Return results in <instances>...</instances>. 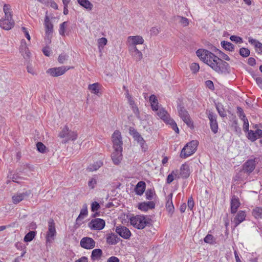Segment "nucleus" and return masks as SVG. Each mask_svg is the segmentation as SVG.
<instances>
[{
    "label": "nucleus",
    "mask_w": 262,
    "mask_h": 262,
    "mask_svg": "<svg viewBox=\"0 0 262 262\" xmlns=\"http://www.w3.org/2000/svg\"><path fill=\"white\" fill-rule=\"evenodd\" d=\"M116 233L124 239H129L132 235L130 230L125 226L119 225L116 227Z\"/></svg>",
    "instance_id": "nucleus-11"
},
{
    "label": "nucleus",
    "mask_w": 262,
    "mask_h": 262,
    "mask_svg": "<svg viewBox=\"0 0 262 262\" xmlns=\"http://www.w3.org/2000/svg\"><path fill=\"white\" fill-rule=\"evenodd\" d=\"M146 188V183L144 181H139L135 186V191L137 195H141L143 194Z\"/></svg>",
    "instance_id": "nucleus-22"
},
{
    "label": "nucleus",
    "mask_w": 262,
    "mask_h": 262,
    "mask_svg": "<svg viewBox=\"0 0 262 262\" xmlns=\"http://www.w3.org/2000/svg\"><path fill=\"white\" fill-rule=\"evenodd\" d=\"M252 215L256 219H262V207H256L252 211Z\"/></svg>",
    "instance_id": "nucleus-34"
},
{
    "label": "nucleus",
    "mask_w": 262,
    "mask_h": 262,
    "mask_svg": "<svg viewBox=\"0 0 262 262\" xmlns=\"http://www.w3.org/2000/svg\"><path fill=\"white\" fill-rule=\"evenodd\" d=\"M164 122L166 123L167 124H169L176 133H179V129L177 126L176 122L173 119L170 118V115L164 121Z\"/></svg>",
    "instance_id": "nucleus-29"
},
{
    "label": "nucleus",
    "mask_w": 262,
    "mask_h": 262,
    "mask_svg": "<svg viewBox=\"0 0 262 262\" xmlns=\"http://www.w3.org/2000/svg\"><path fill=\"white\" fill-rule=\"evenodd\" d=\"M129 51L136 61H139L142 58V53L137 49L136 46H130Z\"/></svg>",
    "instance_id": "nucleus-20"
},
{
    "label": "nucleus",
    "mask_w": 262,
    "mask_h": 262,
    "mask_svg": "<svg viewBox=\"0 0 262 262\" xmlns=\"http://www.w3.org/2000/svg\"><path fill=\"white\" fill-rule=\"evenodd\" d=\"M156 195L154 188L147 189L145 192L146 199L148 200H151L154 195Z\"/></svg>",
    "instance_id": "nucleus-43"
},
{
    "label": "nucleus",
    "mask_w": 262,
    "mask_h": 262,
    "mask_svg": "<svg viewBox=\"0 0 262 262\" xmlns=\"http://www.w3.org/2000/svg\"><path fill=\"white\" fill-rule=\"evenodd\" d=\"M103 255L102 250L101 249H94L91 253V258L93 261L99 260Z\"/></svg>",
    "instance_id": "nucleus-28"
},
{
    "label": "nucleus",
    "mask_w": 262,
    "mask_h": 262,
    "mask_svg": "<svg viewBox=\"0 0 262 262\" xmlns=\"http://www.w3.org/2000/svg\"><path fill=\"white\" fill-rule=\"evenodd\" d=\"M221 46L226 51L233 52L235 49V46L230 42L223 40L221 42Z\"/></svg>",
    "instance_id": "nucleus-32"
},
{
    "label": "nucleus",
    "mask_w": 262,
    "mask_h": 262,
    "mask_svg": "<svg viewBox=\"0 0 262 262\" xmlns=\"http://www.w3.org/2000/svg\"><path fill=\"white\" fill-rule=\"evenodd\" d=\"M206 86L211 90H214V86L213 82L211 80H208L205 82Z\"/></svg>",
    "instance_id": "nucleus-61"
},
{
    "label": "nucleus",
    "mask_w": 262,
    "mask_h": 262,
    "mask_svg": "<svg viewBox=\"0 0 262 262\" xmlns=\"http://www.w3.org/2000/svg\"><path fill=\"white\" fill-rule=\"evenodd\" d=\"M14 21L12 17H6L0 20V27L3 29L9 30L13 27L14 25Z\"/></svg>",
    "instance_id": "nucleus-15"
},
{
    "label": "nucleus",
    "mask_w": 262,
    "mask_h": 262,
    "mask_svg": "<svg viewBox=\"0 0 262 262\" xmlns=\"http://www.w3.org/2000/svg\"><path fill=\"white\" fill-rule=\"evenodd\" d=\"M69 128L67 125H65L62 130L59 134V137L61 138H66L69 133Z\"/></svg>",
    "instance_id": "nucleus-50"
},
{
    "label": "nucleus",
    "mask_w": 262,
    "mask_h": 262,
    "mask_svg": "<svg viewBox=\"0 0 262 262\" xmlns=\"http://www.w3.org/2000/svg\"><path fill=\"white\" fill-rule=\"evenodd\" d=\"M230 39L233 42H235L236 43H243V38L239 36H236V35H231L230 37Z\"/></svg>",
    "instance_id": "nucleus-53"
},
{
    "label": "nucleus",
    "mask_w": 262,
    "mask_h": 262,
    "mask_svg": "<svg viewBox=\"0 0 262 262\" xmlns=\"http://www.w3.org/2000/svg\"><path fill=\"white\" fill-rule=\"evenodd\" d=\"M122 150L114 149V151L112 154L111 157L114 164L118 165L121 162L122 159Z\"/></svg>",
    "instance_id": "nucleus-18"
},
{
    "label": "nucleus",
    "mask_w": 262,
    "mask_h": 262,
    "mask_svg": "<svg viewBox=\"0 0 262 262\" xmlns=\"http://www.w3.org/2000/svg\"><path fill=\"white\" fill-rule=\"evenodd\" d=\"M37 150L40 153H45L46 150V146L40 142L36 144Z\"/></svg>",
    "instance_id": "nucleus-51"
},
{
    "label": "nucleus",
    "mask_w": 262,
    "mask_h": 262,
    "mask_svg": "<svg viewBox=\"0 0 262 262\" xmlns=\"http://www.w3.org/2000/svg\"><path fill=\"white\" fill-rule=\"evenodd\" d=\"M177 18L179 19V22L184 26L186 27L189 25V21L188 18L183 16L178 15Z\"/></svg>",
    "instance_id": "nucleus-48"
},
{
    "label": "nucleus",
    "mask_w": 262,
    "mask_h": 262,
    "mask_svg": "<svg viewBox=\"0 0 262 262\" xmlns=\"http://www.w3.org/2000/svg\"><path fill=\"white\" fill-rule=\"evenodd\" d=\"M3 10L6 17H12V12L11 11L10 6L8 4H5L3 7Z\"/></svg>",
    "instance_id": "nucleus-44"
},
{
    "label": "nucleus",
    "mask_w": 262,
    "mask_h": 262,
    "mask_svg": "<svg viewBox=\"0 0 262 262\" xmlns=\"http://www.w3.org/2000/svg\"><path fill=\"white\" fill-rule=\"evenodd\" d=\"M215 107L216 110L220 115V116L222 117H225L226 116V114L225 112L224 108L223 107V105L221 103L217 102L215 103Z\"/></svg>",
    "instance_id": "nucleus-37"
},
{
    "label": "nucleus",
    "mask_w": 262,
    "mask_h": 262,
    "mask_svg": "<svg viewBox=\"0 0 262 262\" xmlns=\"http://www.w3.org/2000/svg\"><path fill=\"white\" fill-rule=\"evenodd\" d=\"M31 192V190H27L23 192H18L15 195H13L12 198L13 203L18 204L23 200L29 198Z\"/></svg>",
    "instance_id": "nucleus-14"
},
{
    "label": "nucleus",
    "mask_w": 262,
    "mask_h": 262,
    "mask_svg": "<svg viewBox=\"0 0 262 262\" xmlns=\"http://www.w3.org/2000/svg\"><path fill=\"white\" fill-rule=\"evenodd\" d=\"M45 26L46 34H52L53 32V25L51 22L50 21V18L48 15H46L45 18Z\"/></svg>",
    "instance_id": "nucleus-26"
},
{
    "label": "nucleus",
    "mask_w": 262,
    "mask_h": 262,
    "mask_svg": "<svg viewBox=\"0 0 262 262\" xmlns=\"http://www.w3.org/2000/svg\"><path fill=\"white\" fill-rule=\"evenodd\" d=\"M129 134L132 136L134 140L140 146L141 150L145 152L148 149V146L145 140L141 136L140 134L134 127L130 126L128 128Z\"/></svg>",
    "instance_id": "nucleus-3"
},
{
    "label": "nucleus",
    "mask_w": 262,
    "mask_h": 262,
    "mask_svg": "<svg viewBox=\"0 0 262 262\" xmlns=\"http://www.w3.org/2000/svg\"><path fill=\"white\" fill-rule=\"evenodd\" d=\"M68 136L66 137V140L64 143L68 142L69 140L75 141L77 139L78 135L76 132L72 131L71 130H69Z\"/></svg>",
    "instance_id": "nucleus-36"
},
{
    "label": "nucleus",
    "mask_w": 262,
    "mask_h": 262,
    "mask_svg": "<svg viewBox=\"0 0 262 262\" xmlns=\"http://www.w3.org/2000/svg\"><path fill=\"white\" fill-rule=\"evenodd\" d=\"M130 223L138 229H143L146 226H150L151 219L144 215H137L129 218Z\"/></svg>",
    "instance_id": "nucleus-2"
},
{
    "label": "nucleus",
    "mask_w": 262,
    "mask_h": 262,
    "mask_svg": "<svg viewBox=\"0 0 262 262\" xmlns=\"http://www.w3.org/2000/svg\"><path fill=\"white\" fill-rule=\"evenodd\" d=\"M100 84L98 83H94L93 84H89L88 86V89L91 91L92 93H93L97 96H100L101 93L100 92Z\"/></svg>",
    "instance_id": "nucleus-27"
},
{
    "label": "nucleus",
    "mask_w": 262,
    "mask_h": 262,
    "mask_svg": "<svg viewBox=\"0 0 262 262\" xmlns=\"http://www.w3.org/2000/svg\"><path fill=\"white\" fill-rule=\"evenodd\" d=\"M182 120L185 122L186 125L191 129L194 128L193 122L192 121L190 116L187 117L186 118L182 119Z\"/></svg>",
    "instance_id": "nucleus-49"
},
{
    "label": "nucleus",
    "mask_w": 262,
    "mask_h": 262,
    "mask_svg": "<svg viewBox=\"0 0 262 262\" xmlns=\"http://www.w3.org/2000/svg\"><path fill=\"white\" fill-rule=\"evenodd\" d=\"M100 208V205L97 202L94 201L91 204V211L95 212L98 210Z\"/></svg>",
    "instance_id": "nucleus-55"
},
{
    "label": "nucleus",
    "mask_w": 262,
    "mask_h": 262,
    "mask_svg": "<svg viewBox=\"0 0 262 262\" xmlns=\"http://www.w3.org/2000/svg\"><path fill=\"white\" fill-rule=\"evenodd\" d=\"M103 165V162L101 161H98L94 163L92 165H90L88 167L90 171H95L98 169Z\"/></svg>",
    "instance_id": "nucleus-42"
},
{
    "label": "nucleus",
    "mask_w": 262,
    "mask_h": 262,
    "mask_svg": "<svg viewBox=\"0 0 262 262\" xmlns=\"http://www.w3.org/2000/svg\"><path fill=\"white\" fill-rule=\"evenodd\" d=\"M70 67L62 66L60 67L50 68L47 71V73L53 77H57L64 74Z\"/></svg>",
    "instance_id": "nucleus-9"
},
{
    "label": "nucleus",
    "mask_w": 262,
    "mask_h": 262,
    "mask_svg": "<svg viewBox=\"0 0 262 262\" xmlns=\"http://www.w3.org/2000/svg\"><path fill=\"white\" fill-rule=\"evenodd\" d=\"M174 175L177 176L176 173L172 171L171 173L169 174L166 179V183L170 184L174 180Z\"/></svg>",
    "instance_id": "nucleus-58"
},
{
    "label": "nucleus",
    "mask_w": 262,
    "mask_h": 262,
    "mask_svg": "<svg viewBox=\"0 0 262 262\" xmlns=\"http://www.w3.org/2000/svg\"><path fill=\"white\" fill-rule=\"evenodd\" d=\"M119 259L116 256H111L108 258L106 262H119Z\"/></svg>",
    "instance_id": "nucleus-64"
},
{
    "label": "nucleus",
    "mask_w": 262,
    "mask_h": 262,
    "mask_svg": "<svg viewBox=\"0 0 262 262\" xmlns=\"http://www.w3.org/2000/svg\"><path fill=\"white\" fill-rule=\"evenodd\" d=\"M197 56L218 74H229L230 67L228 63L218 57L214 54L204 49L196 51Z\"/></svg>",
    "instance_id": "nucleus-1"
},
{
    "label": "nucleus",
    "mask_w": 262,
    "mask_h": 262,
    "mask_svg": "<svg viewBox=\"0 0 262 262\" xmlns=\"http://www.w3.org/2000/svg\"><path fill=\"white\" fill-rule=\"evenodd\" d=\"M48 230L47 232L46 240V243H51L54 241V237L56 235L55 223L53 219L50 218L48 221Z\"/></svg>",
    "instance_id": "nucleus-5"
},
{
    "label": "nucleus",
    "mask_w": 262,
    "mask_h": 262,
    "mask_svg": "<svg viewBox=\"0 0 262 262\" xmlns=\"http://www.w3.org/2000/svg\"><path fill=\"white\" fill-rule=\"evenodd\" d=\"M187 206L189 209L192 210L194 206V202L192 196L189 198L187 202Z\"/></svg>",
    "instance_id": "nucleus-59"
},
{
    "label": "nucleus",
    "mask_w": 262,
    "mask_h": 262,
    "mask_svg": "<svg viewBox=\"0 0 262 262\" xmlns=\"http://www.w3.org/2000/svg\"><path fill=\"white\" fill-rule=\"evenodd\" d=\"M157 115L164 121L169 116L167 112L165 111L163 108L159 109V110L157 112Z\"/></svg>",
    "instance_id": "nucleus-39"
},
{
    "label": "nucleus",
    "mask_w": 262,
    "mask_h": 262,
    "mask_svg": "<svg viewBox=\"0 0 262 262\" xmlns=\"http://www.w3.org/2000/svg\"><path fill=\"white\" fill-rule=\"evenodd\" d=\"M68 55L64 53L60 54L58 57V61L60 63H63L64 62L68 60Z\"/></svg>",
    "instance_id": "nucleus-54"
},
{
    "label": "nucleus",
    "mask_w": 262,
    "mask_h": 262,
    "mask_svg": "<svg viewBox=\"0 0 262 262\" xmlns=\"http://www.w3.org/2000/svg\"><path fill=\"white\" fill-rule=\"evenodd\" d=\"M239 55L243 57H247L250 55V51L248 48L242 47L239 50Z\"/></svg>",
    "instance_id": "nucleus-45"
},
{
    "label": "nucleus",
    "mask_w": 262,
    "mask_h": 262,
    "mask_svg": "<svg viewBox=\"0 0 262 262\" xmlns=\"http://www.w3.org/2000/svg\"><path fill=\"white\" fill-rule=\"evenodd\" d=\"M173 194L170 193L167 197V201L166 203V210L169 213L172 215L174 212V206L173 205L172 199Z\"/></svg>",
    "instance_id": "nucleus-21"
},
{
    "label": "nucleus",
    "mask_w": 262,
    "mask_h": 262,
    "mask_svg": "<svg viewBox=\"0 0 262 262\" xmlns=\"http://www.w3.org/2000/svg\"><path fill=\"white\" fill-rule=\"evenodd\" d=\"M252 77L256 81V82L258 86L262 89V78L258 77L255 74H253Z\"/></svg>",
    "instance_id": "nucleus-56"
},
{
    "label": "nucleus",
    "mask_w": 262,
    "mask_h": 262,
    "mask_svg": "<svg viewBox=\"0 0 262 262\" xmlns=\"http://www.w3.org/2000/svg\"><path fill=\"white\" fill-rule=\"evenodd\" d=\"M237 114L238 116L239 117V118L242 120H244L246 119H247L245 113H244V111L243 108L240 106L237 107Z\"/></svg>",
    "instance_id": "nucleus-47"
},
{
    "label": "nucleus",
    "mask_w": 262,
    "mask_h": 262,
    "mask_svg": "<svg viewBox=\"0 0 262 262\" xmlns=\"http://www.w3.org/2000/svg\"><path fill=\"white\" fill-rule=\"evenodd\" d=\"M246 216V214L245 211L240 210L238 211L233 220L235 227H237L242 222H243L245 220Z\"/></svg>",
    "instance_id": "nucleus-19"
},
{
    "label": "nucleus",
    "mask_w": 262,
    "mask_h": 262,
    "mask_svg": "<svg viewBox=\"0 0 262 262\" xmlns=\"http://www.w3.org/2000/svg\"><path fill=\"white\" fill-rule=\"evenodd\" d=\"M256 163L255 159L248 160L242 166V170L244 173H251L255 169Z\"/></svg>",
    "instance_id": "nucleus-13"
},
{
    "label": "nucleus",
    "mask_w": 262,
    "mask_h": 262,
    "mask_svg": "<svg viewBox=\"0 0 262 262\" xmlns=\"http://www.w3.org/2000/svg\"><path fill=\"white\" fill-rule=\"evenodd\" d=\"M114 149L122 150L123 141L121 133L118 130H116L112 136Z\"/></svg>",
    "instance_id": "nucleus-6"
},
{
    "label": "nucleus",
    "mask_w": 262,
    "mask_h": 262,
    "mask_svg": "<svg viewBox=\"0 0 262 262\" xmlns=\"http://www.w3.org/2000/svg\"><path fill=\"white\" fill-rule=\"evenodd\" d=\"M96 242L91 237H83L80 242V246L85 249L90 250L95 247Z\"/></svg>",
    "instance_id": "nucleus-10"
},
{
    "label": "nucleus",
    "mask_w": 262,
    "mask_h": 262,
    "mask_svg": "<svg viewBox=\"0 0 262 262\" xmlns=\"http://www.w3.org/2000/svg\"><path fill=\"white\" fill-rule=\"evenodd\" d=\"M77 2L81 7L89 11L93 9V5L88 0H77Z\"/></svg>",
    "instance_id": "nucleus-31"
},
{
    "label": "nucleus",
    "mask_w": 262,
    "mask_h": 262,
    "mask_svg": "<svg viewBox=\"0 0 262 262\" xmlns=\"http://www.w3.org/2000/svg\"><path fill=\"white\" fill-rule=\"evenodd\" d=\"M128 38L132 40V45L136 46L138 44H142L144 42V39L142 37L140 36H129Z\"/></svg>",
    "instance_id": "nucleus-33"
},
{
    "label": "nucleus",
    "mask_w": 262,
    "mask_h": 262,
    "mask_svg": "<svg viewBox=\"0 0 262 262\" xmlns=\"http://www.w3.org/2000/svg\"><path fill=\"white\" fill-rule=\"evenodd\" d=\"M177 110L178 112L179 116L181 119H185V118L189 117L190 116L188 111L184 107V105L183 104H178Z\"/></svg>",
    "instance_id": "nucleus-23"
},
{
    "label": "nucleus",
    "mask_w": 262,
    "mask_h": 262,
    "mask_svg": "<svg viewBox=\"0 0 262 262\" xmlns=\"http://www.w3.org/2000/svg\"><path fill=\"white\" fill-rule=\"evenodd\" d=\"M216 239L214 238V237L212 235L210 234H208L204 238V242L206 243L210 244V245H213L216 243Z\"/></svg>",
    "instance_id": "nucleus-40"
},
{
    "label": "nucleus",
    "mask_w": 262,
    "mask_h": 262,
    "mask_svg": "<svg viewBox=\"0 0 262 262\" xmlns=\"http://www.w3.org/2000/svg\"><path fill=\"white\" fill-rule=\"evenodd\" d=\"M233 121L231 125V127L233 128L234 131L237 135H240L242 133L241 128L238 126L237 120L236 119V116H234Z\"/></svg>",
    "instance_id": "nucleus-35"
},
{
    "label": "nucleus",
    "mask_w": 262,
    "mask_h": 262,
    "mask_svg": "<svg viewBox=\"0 0 262 262\" xmlns=\"http://www.w3.org/2000/svg\"><path fill=\"white\" fill-rule=\"evenodd\" d=\"M180 175L184 179H186L189 177L190 168L189 166L186 163L183 164L180 168Z\"/></svg>",
    "instance_id": "nucleus-25"
},
{
    "label": "nucleus",
    "mask_w": 262,
    "mask_h": 262,
    "mask_svg": "<svg viewBox=\"0 0 262 262\" xmlns=\"http://www.w3.org/2000/svg\"><path fill=\"white\" fill-rule=\"evenodd\" d=\"M243 122H244V124H243V130L245 132H248L249 133V131H250L249 130V122H248V119H246V120H243Z\"/></svg>",
    "instance_id": "nucleus-63"
},
{
    "label": "nucleus",
    "mask_w": 262,
    "mask_h": 262,
    "mask_svg": "<svg viewBox=\"0 0 262 262\" xmlns=\"http://www.w3.org/2000/svg\"><path fill=\"white\" fill-rule=\"evenodd\" d=\"M190 68L192 72L194 74H195L199 71L200 69V66L198 63L193 62L191 64Z\"/></svg>",
    "instance_id": "nucleus-52"
},
{
    "label": "nucleus",
    "mask_w": 262,
    "mask_h": 262,
    "mask_svg": "<svg viewBox=\"0 0 262 262\" xmlns=\"http://www.w3.org/2000/svg\"><path fill=\"white\" fill-rule=\"evenodd\" d=\"M97 178L98 176L97 175H94L92 178L90 179L88 182V186L90 189H93L95 188L96 185L97 184Z\"/></svg>",
    "instance_id": "nucleus-41"
},
{
    "label": "nucleus",
    "mask_w": 262,
    "mask_h": 262,
    "mask_svg": "<svg viewBox=\"0 0 262 262\" xmlns=\"http://www.w3.org/2000/svg\"><path fill=\"white\" fill-rule=\"evenodd\" d=\"M262 137V130L257 129L255 132L250 130L248 133L247 138L252 142L255 141L257 139Z\"/></svg>",
    "instance_id": "nucleus-17"
},
{
    "label": "nucleus",
    "mask_w": 262,
    "mask_h": 262,
    "mask_svg": "<svg viewBox=\"0 0 262 262\" xmlns=\"http://www.w3.org/2000/svg\"><path fill=\"white\" fill-rule=\"evenodd\" d=\"M42 51L43 54L45 56H48V57H49L51 55V53H52L51 50L50 49V47L48 46H47L45 47H44L42 49Z\"/></svg>",
    "instance_id": "nucleus-60"
},
{
    "label": "nucleus",
    "mask_w": 262,
    "mask_h": 262,
    "mask_svg": "<svg viewBox=\"0 0 262 262\" xmlns=\"http://www.w3.org/2000/svg\"><path fill=\"white\" fill-rule=\"evenodd\" d=\"M206 114H207L209 120V124L211 131L214 134H216L218 132L219 126L217 122V115L212 112L211 111H207Z\"/></svg>",
    "instance_id": "nucleus-7"
},
{
    "label": "nucleus",
    "mask_w": 262,
    "mask_h": 262,
    "mask_svg": "<svg viewBox=\"0 0 262 262\" xmlns=\"http://www.w3.org/2000/svg\"><path fill=\"white\" fill-rule=\"evenodd\" d=\"M88 214L87 205L84 204L82 206V208L80 210V214L76 220L75 227L78 228L83 223L82 220Z\"/></svg>",
    "instance_id": "nucleus-12"
},
{
    "label": "nucleus",
    "mask_w": 262,
    "mask_h": 262,
    "mask_svg": "<svg viewBox=\"0 0 262 262\" xmlns=\"http://www.w3.org/2000/svg\"><path fill=\"white\" fill-rule=\"evenodd\" d=\"M241 205V203L239 202V200L237 196L233 195L230 202V208H231V213L234 214L235 213L238 208Z\"/></svg>",
    "instance_id": "nucleus-16"
},
{
    "label": "nucleus",
    "mask_w": 262,
    "mask_h": 262,
    "mask_svg": "<svg viewBox=\"0 0 262 262\" xmlns=\"http://www.w3.org/2000/svg\"><path fill=\"white\" fill-rule=\"evenodd\" d=\"M36 234V232L34 231H30L28 233H27L24 238V241L25 242H29L32 241L34 238L35 237Z\"/></svg>",
    "instance_id": "nucleus-38"
},
{
    "label": "nucleus",
    "mask_w": 262,
    "mask_h": 262,
    "mask_svg": "<svg viewBox=\"0 0 262 262\" xmlns=\"http://www.w3.org/2000/svg\"><path fill=\"white\" fill-rule=\"evenodd\" d=\"M15 246L17 249L20 250L26 249V246L24 244L19 242L15 243Z\"/></svg>",
    "instance_id": "nucleus-62"
},
{
    "label": "nucleus",
    "mask_w": 262,
    "mask_h": 262,
    "mask_svg": "<svg viewBox=\"0 0 262 262\" xmlns=\"http://www.w3.org/2000/svg\"><path fill=\"white\" fill-rule=\"evenodd\" d=\"M20 52L24 58H29L30 56V52H29L28 48L26 46V43L25 40L21 41V46L20 48Z\"/></svg>",
    "instance_id": "nucleus-24"
},
{
    "label": "nucleus",
    "mask_w": 262,
    "mask_h": 262,
    "mask_svg": "<svg viewBox=\"0 0 262 262\" xmlns=\"http://www.w3.org/2000/svg\"><path fill=\"white\" fill-rule=\"evenodd\" d=\"M120 241H121V239L114 233H112L106 238L107 243L111 245H116Z\"/></svg>",
    "instance_id": "nucleus-30"
},
{
    "label": "nucleus",
    "mask_w": 262,
    "mask_h": 262,
    "mask_svg": "<svg viewBox=\"0 0 262 262\" xmlns=\"http://www.w3.org/2000/svg\"><path fill=\"white\" fill-rule=\"evenodd\" d=\"M199 142L197 140H192L187 143L181 150L180 157L181 158L185 159L192 155L196 150Z\"/></svg>",
    "instance_id": "nucleus-4"
},
{
    "label": "nucleus",
    "mask_w": 262,
    "mask_h": 262,
    "mask_svg": "<svg viewBox=\"0 0 262 262\" xmlns=\"http://www.w3.org/2000/svg\"><path fill=\"white\" fill-rule=\"evenodd\" d=\"M105 226L104 220L102 219L97 218L93 219L88 223L89 227L94 230H100L103 229Z\"/></svg>",
    "instance_id": "nucleus-8"
},
{
    "label": "nucleus",
    "mask_w": 262,
    "mask_h": 262,
    "mask_svg": "<svg viewBox=\"0 0 262 262\" xmlns=\"http://www.w3.org/2000/svg\"><path fill=\"white\" fill-rule=\"evenodd\" d=\"M138 208L141 211L145 212L148 210L146 204H145V202L139 203Z\"/></svg>",
    "instance_id": "nucleus-57"
},
{
    "label": "nucleus",
    "mask_w": 262,
    "mask_h": 262,
    "mask_svg": "<svg viewBox=\"0 0 262 262\" xmlns=\"http://www.w3.org/2000/svg\"><path fill=\"white\" fill-rule=\"evenodd\" d=\"M68 22L64 21L60 25L59 33L61 36H64L66 33V28L67 26Z\"/></svg>",
    "instance_id": "nucleus-46"
}]
</instances>
